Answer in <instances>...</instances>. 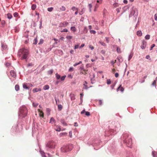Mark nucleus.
<instances>
[{"label": "nucleus", "instance_id": "nucleus-37", "mask_svg": "<svg viewBox=\"0 0 157 157\" xmlns=\"http://www.w3.org/2000/svg\"><path fill=\"white\" fill-rule=\"evenodd\" d=\"M88 6L89 8V11L91 12V8H92V6L91 4H90L88 5Z\"/></svg>", "mask_w": 157, "mask_h": 157}, {"label": "nucleus", "instance_id": "nucleus-2", "mask_svg": "<svg viewBox=\"0 0 157 157\" xmlns=\"http://www.w3.org/2000/svg\"><path fill=\"white\" fill-rule=\"evenodd\" d=\"M123 140L124 142L125 143L128 147H131L132 144V139L131 136L127 133H124L121 137Z\"/></svg>", "mask_w": 157, "mask_h": 157}, {"label": "nucleus", "instance_id": "nucleus-55", "mask_svg": "<svg viewBox=\"0 0 157 157\" xmlns=\"http://www.w3.org/2000/svg\"><path fill=\"white\" fill-rule=\"evenodd\" d=\"M101 53L103 55H105V51L104 50H102L101 51Z\"/></svg>", "mask_w": 157, "mask_h": 157}, {"label": "nucleus", "instance_id": "nucleus-12", "mask_svg": "<svg viewBox=\"0 0 157 157\" xmlns=\"http://www.w3.org/2000/svg\"><path fill=\"white\" fill-rule=\"evenodd\" d=\"M41 90V88H34L33 89V93H35L39 91H40Z\"/></svg>", "mask_w": 157, "mask_h": 157}, {"label": "nucleus", "instance_id": "nucleus-31", "mask_svg": "<svg viewBox=\"0 0 157 157\" xmlns=\"http://www.w3.org/2000/svg\"><path fill=\"white\" fill-rule=\"evenodd\" d=\"M62 26L65 27L68 24V23L67 21H65L63 23H62Z\"/></svg>", "mask_w": 157, "mask_h": 157}, {"label": "nucleus", "instance_id": "nucleus-23", "mask_svg": "<svg viewBox=\"0 0 157 157\" xmlns=\"http://www.w3.org/2000/svg\"><path fill=\"white\" fill-rule=\"evenodd\" d=\"M40 153L42 157H47L45 155V153L44 151H40Z\"/></svg>", "mask_w": 157, "mask_h": 157}, {"label": "nucleus", "instance_id": "nucleus-42", "mask_svg": "<svg viewBox=\"0 0 157 157\" xmlns=\"http://www.w3.org/2000/svg\"><path fill=\"white\" fill-rule=\"evenodd\" d=\"M66 77V75H64V76H62V77H61L60 78V79L61 81H63L64 80V79H65V78Z\"/></svg>", "mask_w": 157, "mask_h": 157}, {"label": "nucleus", "instance_id": "nucleus-47", "mask_svg": "<svg viewBox=\"0 0 157 157\" xmlns=\"http://www.w3.org/2000/svg\"><path fill=\"white\" fill-rule=\"evenodd\" d=\"M61 10L64 11L66 10V8L64 6H62L60 8Z\"/></svg>", "mask_w": 157, "mask_h": 157}, {"label": "nucleus", "instance_id": "nucleus-32", "mask_svg": "<svg viewBox=\"0 0 157 157\" xmlns=\"http://www.w3.org/2000/svg\"><path fill=\"white\" fill-rule=\"evenodd\" d=\"M58 107V109L59 111H60L62 109V106L61 105H57Z\"/></svg>", "mask_w": 157, "mask_h": 157}, {"label": "nucleus", "instance_id": "nucleus-57", "mask_svg": "<svg viewBox=\"0 0 157 157\" xmlns=\"http://www.w3.org/2000/svg\"><path fill=\"white\" fill-rule=\"evenodd\" d=\"M99 105H101L102 104V101L101 100H99Z\"/></svg>", "mask_w": 157, "mask_h": 157}, {"label": "nucleus", "instance_id": "nucleus-56", "mask_svg": "<svg viewBox=\"0 0 157 157\" xmlns=\"http://www.w3.org/2000/svg\"><path fill=\"white\" fill-rule=\"evenodd\" d=\"M68 32V30L66 29H63V30L62 31H61V32Z\"/></svg>", "mask_w": 157, "mask_h": 157}, {"label": "nucleus", "instance_id": "nucleus-35", "mask_svg": "<svg viewBox=\"0 0 157 157\" xmlns=\"http://www.w3.org/2000/svg\"><path fill=\"white\" fill-rule=\"evenodd\" d=\"M85 11V9L84 8H83L82 9L81 11V13H79V14L80 15H82V14H83Z\"/></svg>", "mask_w": 157, "mask_h": 157}, {"label": "nucleus", "instance_id": "nucleus-61", "mask_svg": "<svg viewBox=\"0 0 157 157\" xmlns=\"http://www.w3.org/2000/svg\"><path fill=\"white\" fill-rule=\"evenodd\" d=\"M80 69L81 70H83L84 71H85V70L84 69V67L83 66H81L80 68Z\"/></svg>", "mask_w": 157, "mask_h": 157}, {"label": "nucleus", "instance_id": "nucleus-34", "mask_svg": "<svg viewBox=\"0 0 157 157\" xmlns=\"http://www.w3.org/2000/svg\"><path fill=\"white\" fill-rule=\"evenodd\" d=\"M91 82L92 84L94 83L95 82V80L94 78H91Z\"/></svg>", "mask_w": 157, "mask_h": 157}, {"label": "nucleus", "instance_id": "nucleus-29", "mask_svg": "<svg viewBox=\"0 0 157 157\" xmlns=\"http://www.w3.org/2000/svg\"><path fill=\"white\" fill-rule=\"evenodd\" d=\"M6 47H7V46H6V45L4 44H2V48L3 49L5 50V49H6Z\"/></svg>", "mask_w": 157, "mask_h": 157}, {"label": "nucleus", "instance_id": "nucleus-16", "mask_svg": "<svg viewBox=\"0 0 157 157\" xmlns=\"http://www.w3.org/2000/svg\"><path fill=\"white\" fill-rule=\"evenodd\" d=\"M113 47H116L117 48V52L118 53H120L121 52V49L120 48L118 47H117V45H113Z\"/></svg>", "mask_w": 157, "mask_h": 157}, {"label": "nucleus", "instance_id": "nucleus-10", "mask_svg": "<svg viewBox=\"0 0 157 157\" xmlns=\"http://www.w3.org/2000/svg\"><path fill=\"white\" fill-rule=\"evenodd\" d=\"M56 122V121L54 118L53 117H51L50 118L49 123L52 124H55Z\"/></svg>", "mask_w": 157, "mask_h": 157}, {"label": "nucleus", "instance_id": "nucleus-54", "mask_svg": "<svg viewBox=\"0 0 157 157\" xmlns=\"http://www.w3.org/2000/svg\"><path fill=\"white\" fill-rule=\"evenodd\" d=\"M83 95L82 93L80 94V99L81 101H82V98L83 97Z\"/></svg>", "mask_w": 157, "mask_h": 157}, {"label": "nucleus", "instance_id": "nucleus-9", "mask_svg": "<svg viewBox=\"0 0 157 157\" xmlns=\"http://www.w3.org/2000/svg\"><path fill=\"white\" fill-rule=\"evenodd\" d=\"M10 74L11 76L13 78H15L16 75V73L13 70H11L10 71Z\"/></svg>", "mask_w": 157, "mask_h": 157}, {"label": "nucleus", "instance_id": "nucleus-28", "mask_svg": "<svg viewBox=\"0 0 157 157\" xmlns=\"http://www.w3.org/2000/svg\"><path fill=\"white\" fill-rule=\"evenodd\" d=\"M15 90L16 91H17L19 90V86L18 85H16L15 86Z\"/></svg>", "mask_w": 157, "mask_h": 157}, {"label": "nucleus", "instance_id": "nucleus-5", "mask_svg": "<svg viewBox=\"0 0 157 157\" xmlns=\"http://www.w3.org/2000/svg\"><path fill=\"white\" fill-rule=\"evenodd\" d=\"M73 148L72 144H68L63 146L61 148V151L62 152H66L72 150Z\"/></svg>", "mask_w": 157, "mask_h": 157}, {"label": "nucleus", "instance_id": "nucleus-17", "mask_svg": "<svg viewBox=\"0 0 157 157\" xmlns=\"http://www.w3.org/2000/svg\"><path fill=\"white\" fill-rule=\"evenodd\" d=\"M136 34L138 36H142V33L141 31H138L137 32Z\"/></svg>", "mask_w": 157, "mask_h": 157}, {"label": "nucleus", "instance_id": "nucleus-21", "mask_svg": "<svg viewBox=\"0 0 157 157\" xmlns=\"http://www.w3.org/2000/svg\"><path fill=\"white\" fill-rule=\"evenodd\" d=\"M152 155L153 157H157V153L155 151H152Z\"/></svg>", "mask_w": 157, "mask_h": 157}, {"label": "nucleus", "instance_id": "nucleus-53", "mask_svg": "<svg viewBox=\"0 0 157 157\" xmlns=\"http://www.w3.org/2000/svg\"><path fill=\"white\" fill-rule=\"evenodd\" d=\"M85 115L87 116H89L90 115V113L89 112L86 111L85 113Z\"/></svg>", "mask_w": 157, "mask_h": 157}, {"label": "nucleus", "instance_id": "nucleus-52", "mask_svg": "<svg viewBox=\"0 0 157 157\" xmlns=\"http://www.w3.org/2000/svg\"><path fill=\"white\" fill-rule=\"evenodd\" d=\"M33 106L36 107L37 106L38 104L33 102Z\"/></svg>", "mask_w": 157, "mask_h": 157}, {"label": "nucleus", "instance_id": "nucleus-14", "mask_svg": "<svg viewBox=\"0 0 157 157\" xmlns=\"http://www.w3.org/2000/svg\"><path fill=\"white\" fill-rule=\"evenodd\" d=\"M119 62L120 63H121L123 61V59L121 56H118L117 58Z\"/></svg>", "mask_w": 157, "mask_h": 157}, {"label": "nucleus", "instance_id": "nucleus-6", "mask_svg": "<svg viewBox=\"0 0 157 157\" xmlns=\"http://www.w3.org/2000/svg\"><path fill=\"white\" fill-rule=\"evenodd\" d=\"M137 14L136 13L135 10L132 9L129 15V17H130L133 16L136 18V17H137Z\"/></svg>", "mask_w": 157, "mask_h": 157}, {"label": "nucleus", "instance_id": "nucleus-50", "mask_svg": "<svg viewBox=\"0 0 157 157\" xmlns=\"http://www.w3.org/2000/svg\"><path fill=\"white\" fill-rule=\"evenodd\" d=\"M90 32L91 33L95 34L96 33V31L94 30H90Z\"/></svg>", "mask_w": 157, "mask_h": 157}, {"label": "nucleus", "instance_id": "nucleus-41", "mask_svg": "<svg viewBox=\"0 0 157 157\" xmlns=\"http://www.w3.org/2000/svg\"><path fill=\"white\" fill-rule=\"evenodd\" d=\"M53 8L52 7L48 8V10L49 12H51L52 11Z\"/></svg>", "mask_w": 157, "mask_h": 157}, {"label": "nucleus", "instance_id": "nucleus-19", "mask_svg": "<svg viewBox=\"0 0 157 157\" xmlns=\"http://www.w3.org/2000/svg\"><path fill=\"white\" fill-rule=\"evenodd\" d=\"M70 97L71 100H74L75 99V95L73 94H71L70 95Z\"/></svg>", "mask_w": 157, "mask_h": 157}, {"label": "nucleus", "instance_id": "nucleus-20", "mask_svg": "<svg viewBox=\"0 0 157 157\" xmlns=\"http://www.w3.org/2000/svg\"><path fill=\"white\" fill-rule=\"evenodd\" d=\"M49 86L48 85H45L43 87V89L45 90H48L49 89Z\"/></svg>", "mask_w": 157, "mask_h": 157}, {"label": "nucleus", "instance_id": "nucleus-27", "mask_svg": "<svg viewBox=\"0 0 157 157\" xmlns=\"http://www.w3.org/2000/svg\"><path fill=\"white\" fill-rule=\"evenodd\" d=\"M133 56V53H131L128 57V60L129 61Z\"/></svg>", "mask_w": 157, "mask_h": 157}, {"label": "nucleus", "instance_id": "nucleus-36", "mask_svg": "<svg viewBox=\"0 0 157 157\" xmlns=\"http://www.w3.org/2000/svg\"><path fill=\"white\" fill-rule=\"evenodd\" d=\"M150 36L149 35H147L145 36V38L146 40H149L150 39Z\"/></svg>", "mask_w": 157, "mask_h": 157}, {"label": "nucleus", "instance_id": "nucleus-15", "mask_svg": "<svg viewBox=\"0 0 157 157\" xmlns=\"http://www.w3.org/2000/svg\"><path fill=\"white\" fill-rule=\"evenodd\" d=\"M56 128L55 129L56 131H58V132H60L61 131V129L60 128V126L57 125V126H56Z\"/></svg>", "mask_w": 157, "mask_h": 157}, {"label": "nucleus", "instance_id": "nucleus-63", "mask_svg": "<svg viewBox=\"0 0 157 157\" xmlns=\"http://www.w3.org/2000/svg\"><path fill=\"white\" fill-rule=\"evenodd\" d=\"M33 64H32V63H29L27 65V67H29L30 66H33Z\"/></svg>", "mask_w": 157, "mask_h": 157}, {"label": "nucleus", "instance_id": "nucleus-60", "mask_svg": "<svg viewBox=\"0 0 157 157\" xmlns=\"http://www.w3.org/2000/svg\"><path fill=\"white\" fill-rule=\"evenodd\" d=\"M5 23V22L4 20H2L1 21V24L2 26H3Z\"/></svg>", "mask_w": 157, "mask_h": 157}, {"label": "nucleus", "instance_id": "nucleus-58", "mask_svg": "<svg viewBox=\"0 0 157 157\" xmlns=\"http://www.w3.org/2000/svg\"><path fill=\"white\" fill-rule=\"evenodd\" d=\"M72 10L73 11H74L75 10H78V8H76L75 6H73L72 8Z\"/></svg>", "mask_w": 157, "mask_h": 157}, {"label": "nucleus", "instance_id": "nucleus-26", "mask_svg": "<svg viewBox=\"0 0 157 157\" xmlns=\"http://www.w3.org/2000/svg\"><path fill=\"white\" fill-rule=\"evenodd\" d=\"M53 70L52 69L48 71L47 74L49 75H52L53 72Z\"/></svg>", "mask_w": 157, "mask_h": 157}, {"label": "nucleus", "instance_id": "nucleus-25", "mask_svg": "<svg viewBox=\"0 0 157 157\" xmlns=\"http://www.w3.org/2000/svg\"><path fill=\"white\" fill-rule=\"evenodd\" d=\"M23 87L24 89H29V87H27V86L26 85V84L25 83H24L23 84Z\"/></svg>", "mask_w": 157, "mask_h": 157}, {"label": "nucleus", "instance_id": "nucleus-13", "mask_svg": "<svg viewBox=\"0 0 157 157\" xmlns=\"http://www.w3.org/2000/svg\"><path fill=\"white\" fill-rule=\"evenodd\" d=\"M122 92H123L124 90V88L122 87H121V85H120L119 87L117 88V91H118L119 90H120Z\"/></svg>", "mask_w": 157, "mask_h": 157}, {"label": "nucleus", "instance_id": "nucleus-48", "mask_svg": "<svg viewBox=\"0 0 157 157\" xmlns=\"http://www.w3.org/2000/svg\"><path fill=\"white\" fill-rule=\"evenodd\" d=\"M74 70V68L72 67H71L69 68V71L70 72Z\"/></svg>", "mask_w": 157, "mask_h": 157}, {"label": "nucleus", "instance_id": "nucleus-49", "mask_svg": "<svg viewBox=\"0 0 157 157\" xmlns=\"http://www.w3.org/2000/svg\"><path fill=\"white\" fill-rule=\"evenodd\" d=\"M39 115L41 117H43L44 116V113H43L42 112V111H41L40 112V113H39Z\"/></svg>", "mask_w": 157, "mask_h": 157}, {"label": "nucleus", "instance_id": "nucleus-22", "mask_svg": "<svg viewBox=\"0 0 157 157\" xmlns=\"http://www.w3.org/2000/svg\"><path fill=\"white\" fill-rule=\"evenodd\" d=\"M36 6L35 4H33L32 5L31 9L33 10H34L36 8Z\"/></svg>", "mask_w": 157, "mask_h": 157}, {"label": "nucleus", "instance_id": "nucleus-33", "mask_svg": "<svg viewBox=\"0 0 157 157\" xmlns=\"http://www.w3.org/2000/svg\"><path fill=\"white\" fill-rule=\"evenodd\" d=\"M71 30L74 32H75L76 31V29L75 27L74 26L71 27Z\"/></svg>", "mask_w": 157, "mask_h": 157}, {"label": "nucleus", "instance_id": "nucleus-38", "mask_svg": "<svg viewBox=\"0 0 157 157\" xmlns=\"http://www.w3.org/2000/svg\"><path fill=\"white\" fill-rule=\"evenodd\" d=\"M37 43V40L36 38H35L33 40V44H36Z\"/></svg>", "mask_w": 157, "mask_h": 157}, {"label": "nucleus", "instance_id": "nucleus-40", "mask_svg": "<svg viewBox=\"0 0 157 157\" xmlns=\"http://www.w3.org/2000/svg\"><path fill=\"white\" fill-rule=\"evenodd\" d=\"M99 43L101 44L102 45L105 46H106V44L103 42L101 41H99Z\"/></svg>", "mask_w": 157, "mask_h": 157}, {"label": "nucleus", "instance_id": "nucleus-7", "mask_svg": "<svg viewBox=\"0 0 157 157\" xmlns=\"http://www.w3.org/2000/svg\"><path fill=\"white\" fill-rule=\"evenodd\" d=\"M120 125L117 123H116V125L115 126L114 128L111 130V132L113 131L114 130L115 132H117L119 131L120 129Z\"/></svg>", "mask_w": 157, "mask_h": 157}, {"label": "nucleus", "instance_id": "nucleus-4", "mask_svg": "<svg viewBox=\"0 0 157 157\" xmlns=\"http://www.w3.org/2000/svg\"><path fill=\"white\" fill-rule=\"evenodd\" d=\"M56 143L53 140H51L48 142L46 144L45 149L47 151L50 149H54L55 148Z\"/></svg>", "mask_w": 157, "mask_h": 157}, {"label": "nucleus", "instance_id": "nucleus-51", "mask_svg": "<svg viewBox=\"0 0 157 157\" xmlns=\"http://www.w3.org/2000/svg\"><path fill=\"white\" fill-rule=\"evenodd\" d=\"M156 83V81L155 80L153 82L152 84V85L153 86H155V87H156V85H155V84Z\"/></svg>", "mask_w": 157, "mask_h": 157}, {"label": "nucleus", "instance_id": "nucleus-11", "mask_svg": "<svg viewBox=\"0 0 157 157\" xmlns=\"http://www.w3.org/2000/svg\"><path fill=\"white\" fill-rule=\"evenodd\" d=\"M60 121L61 123L62 124L65 126H66L67 125V123L65 122V121L64 119H61Z\"/></svg>", "mask_w": 157, "mask_h": 157}, {"label": "nucleus", "instance_id": "nucleus-39", "mask_svg": "<svg viewBox=\"0 0 157 157\" xmlns=\"http://www.w3.org/2000/svg\"><path fill=\"white\" fill-rule=\"evenodd\" d=\"M55 99L56 102V104L57 105V103L59 102V99L56 97H55Z\"/></svg>", "mask_w": 157, "mask_h": 157}, {"label": "nucleus", "instance_id": "nucleus-59", "mask_svg": "<svg viewBox=\"0 0 157 157\" xmlns=\"http://www.w3.org/2000/svg\"><path fill=\"white\" fill-rule=\"evenodd\" d=\"M155 46V44H153L152 45L150 48V50H152V49Z\"/></svg>", "mask_w": 157, "mask_h": 157}, {"label": "nucleus", "instance_id": "nucleus-45", "mask_svg": "<svg viewBox=\"0 0 157 157\" xmlns=\"http://www.w3.org/2000/svg\"><path fill=\"white\" fill-rule=\"evenodd\" d=\"M44 42V40L42 39H40V42L39 43V44H42Z\"/></svg>", "mask_w": 157, "mask_h": 157}, {"label": "nucleus", "instance_id": "nucleus-62", "mask_svg": "<svg viewBox=\"0 0 157 157\" xmlns=\"http://www.w3.org/2000/svg\"><path fill=\"white\" fill-rule=\"evenodd\" d=\"M155 20L157 21V14H155L154 16Z\"/></svg>", "mask_w": 157, "mask_h": 157}, {"label": "nucleus", "instance_id": "nucleus-8", "mask_svg": "<svg viewBox=\"0 0 157 157\" xmlns=\"http://www.w3.org/2000/svg\"><path fill=\"white\" fill-rule=\"evenodd\" d=\"M147 42L144 40L142 41V45L141 46V48L142 49H144L145 48L146 46Z\"/></svg>", "mask_w": 157, "mask_h": 157}, {"label": "nucleus", "instance_id": "nucleus-46", "mask_svg": "<svg viewBox=\"0 0 157 157\" xmlns=\"http://www.w3.org/2000/svg\"><path fill=\"white\" fill-rule=\"evenodd\" d=\"M66 38L67 39L70 40L72 38V36H66Z\"/></svg>", "mask_w": 157, "mask_h": 157}, {"label": "nucleus", "instance_id": "nucleus-43", "mask_svg": "<svg viewBox=\"0 0 157 157\" xmlns=\"http://www.w3.org/2000/svg\"><path fill=\"white\" fill-rule=\"evenodd\" d=\"M111 81L110 79H107V83L108 84H110L111 83Z\"/></svg>", "mask_w": 157, "mask_h": 157}, {"label": "nucleus", "instance_id": "nucleus-30", "mask_svg": "<svg viewBox=\"0 0 157 157\" xmlns=\"http://www.w3.org/2000/svg\"><path fill=\"white\" fill-rule=\"evenodd\" d=\"M56 76L57 79H59L60 78L61 76L60 75L58 74L57 73L56 74Z\"/></svg>", "mask_w": 157, "mask_h": 157}, {"label": "nucleus", "instance_id": "nucleus-3", "mask_svg": "<svg viewBox=\"0 0 157 157\" xmlns=\"http://www.w3.org/2000/svg\"><path fill=\"white\" fill-rule=\"evenodd\" d=\"M27 113V110L25 106H22L20 109L19 113V116L20 118H23L25 117Z\"/></svg>", "mask_w": 157, "mask_h": 157}, {"label": "nucleus", "instance_id": "nucleus-24", "mask_svg": "<svg viewBox=\"0 0 157 157\" xmlns=\"http://www.w3.org/2000/svg\"><path fill=\"white\" fill-rule=\"evenodd\" d=\"M7 17L9 19H11L12 17V15L10 13L7 14Z\"/></svg>", "mask_w": 157, "mask_h": 157}, {"label": "nucleus", "instance_id": "nucleus-1", "mask_svg": "<svg viewBox=\"0 0 157 157\" xmlns=\"http://www.w3.org/2000/svg\"><path fill=\"white\" fill-rule=\"evenodd\" d=\"M29 54V50L25 48H22L19 49L17 55L21 59H26Z\"/></svg>", "mask_w": 157, "mask_h": 157}, {"label": "nucleus", "instance_id": "nucleus-18", "mask_svg": "<svg viewBox=\"0 0 157 157\" xmlns=\"http://www.w3.org/2000/svg\"><path fill=\"white\" fill-rule=\"evenodd\" d=\"M85 83L83 84L84 87L83 88L86 90H87L88 88V87L87 86V82L86 81L85 82Z\"/></svg>", "mask_w": 157, "mask_h": 157}, {"label": "nucleus", "instance_id": "nucleus-44", "mask_svg": "<svg viewBox=\"0 0 157 157\" xmlns=\"http://www.w3.org/2000/svg\"><path fill=\"white\" fill-rule=\"evenodd\" d=\"M13 16L15 17H17L18 16V14L17 12H15L13 14Z\"/></svg>", "mask_w": 157, "mask_h": 157}, {"label": "nucleus", "instance_id": "nucleus-64", "mask_svg": "<svg viewBox=\"0 0 157 157\" xmlns=\"http://www.w3.org/2000/svg\"><path fill=\"white\" fill-rule=\"evenodd\" d=\"M78 47H79L78 45H76L75 46L74 49H76L78 48Z\"/></svg>", "mask_w": 157, "mask_h": 157}]
</instances>
